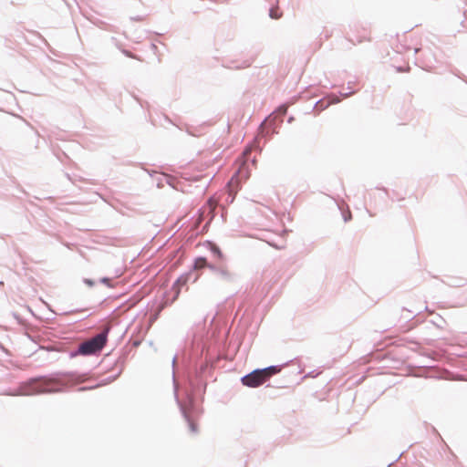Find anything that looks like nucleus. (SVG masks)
<instances>
[{
	"label": "nucleus",
	"mask_w": 467,
	"mask_h": 467,
	"mask_svg": "<svg viewBox=\"0 0 467 467\" xmlns=\"http://www.w3.org/2000/svg\"><path fill=\"white\" fill-rule=\"evenodd\" d=\"M280 371L281 368L277 366H271L263 369H255L243 377L241 381L243 385L246 387L258 388Z\"/></svg>",
	"instance_id": "obj_1"
},
{
	"label": "nucleus",
	"mask_w": 467,
	"mask_h": 467,
	"mask_svg": "<svg viewBox=\"0 0 467 467\" xmlns=\"http://www.w3.org/2000/svg\"><path fill=\"white\" fill-rule=\"evenodd\" d=\"M109 331V327H107L103 332L80 344L78 353L81 355H91L101 350L107 343Z\"/></svg>",
	"instance_id": "obj_2"
},
{
	"label": "nucleus",
	"mask_w": 467,
	"mask_h": 467,
	"mask_svg": "<svg viewBox=\"0 0 467 467\" xmlns=\"http://www.w3.org/2000/svg\"><path fill=\"white\" fill-rule=\"evenodd\" d=\"M247 178V168L245 166V162L243 161L239 166V169L236 171V173L232 177L231 181L229 182V186L233 187L234 184H238L241 180H246Z\"/></svg>",
	"instance_id": "obj_3"
},
{
	"label": "nucleus",
	"mask_w": 467,
	"mask_h": 467,
	"mask_svg": "<svg viewBox=\"0 0 467 467\" xmlns=\"http://www.w3.org/2000/svg\"><path fill=\"white\" fill-rule=\"evenodd\" d=\"M282 16V13L279 11L278 7L272 8L270 10V16L274 19H278Z\"/></svg>",
	"instance_id": "obj_4"
},
{
	"label": "nucleus",
	"mask_w": 467,
	"mask_h": 467,
	"mask_svg": "<svg viewBox=\"0 0 467 467\" xmlns=\"http://www.w3.org/2000/svg\"><path fill=\"white\" fill-rule=\"evenodd\" d=\"M207 264V261L203 257H200L195 261V267L196 268H203Z\"/></svg>",
	"instance_id": "obj_5"
},
{
	"label": "nucleus",
	"mask_w": 467,
	"mask_h": 467,
	"mask_svg": "<svg viewBox=\"0 0 467 467\" xmlns=\"http://www.w3.org/2000/svg\"><path fill=\"white\" fill-rule=\"evenodd\" d=\"M189 427H190V430L192 433H196L197 431H198V426L197 424L192 421V420H189Z\"/></svg>",
	"instance_id": "obj_6"
},
{
	"label": "nucleus",
	"mask_w": 467,
	"mask_h": 467,
	"mask_svg": "<svg viewBox=\"0 0 467 467\" xmlns=\"http://www.w3.org/2000/svg\"><path fill=\"white\" fill-rule=\"evenodd\" d=\"M220 274L226 279H230L231 278V274L230 272L227 270V269H221L220 270Z\"/></svg>",
	"instance_id": "obj_7"
},
{
	"label": "nucleus",
	"mask_w": 467,
	"mask_h": 467,
	"mask_svg": "<svg viewBox=\"0 0 467 467\" xmlns=\"http://www.w3.org/2000/svg\"><path fill=\"white\" fill-rule=\"evenodd\" d=\"M208 205H209L211 211H213L216 206L215 202L212 200L208 201Z\"/></svg>",
	"instance_id": "obj_8"
},
{
	"label": "nucleus",
	"mask_w": 467,
	"mask_h": 467,
	"mask_svg": "<svg viewBox=\"0 0 467 467\" xmlns=\"http://www.w3.org/2000/svg\"><path fill=\"white\" fill-rule=\"evenodd\" d=\"M101 282L107 285H109V278H102Z\"/></svg>",
	"instance_id": "obj_9"
},
{
	"label": "nucleus",
	"mask_w": 467,
	"mask_h": 467,
	"mask_svg": "<svg viewBox=\"0 0 467 467\" xmlns=\"http://www.w3.org/2000/svg\"><path fill=\"white\" fill-rule=\"evenodd\" d=\"M251 149L250 148H247L244 151V156H246L247 154H249Z\"/></svg>",
	"instance_id": "obj_10"
},
{
	"label": "nucleus",
	"mask_w": 467,
	"mask_h": 467,
	"mask_svg": "<svg viewBox=\"0 0 467 467\" xmlns=\"http://www.w3.org/2000/svg\"><path fill=\"white\" fill-rule=\"evenodd\" d=\"M410 49V47H403L401 48L400 50H399V52L402 53V52H406Z\"/></svg>",
	"instance_id": "obj_11"
},
{
	"label": "nucleus",
	"mask_w": 467,
	"mask_h": 467,
	"mask_svg": "<svg viewBox=\"0 0 467 467\" xmlns=\"http://www.w3.org/2000/svg\"><path fill=\"white\" fill-rule=\"evenodd\" d=\"M214 252L218 254V255H221V252L218 248H215L214 249Z\"/></svg>",
	"instance_id": "obj_12"
}]
</instances>
